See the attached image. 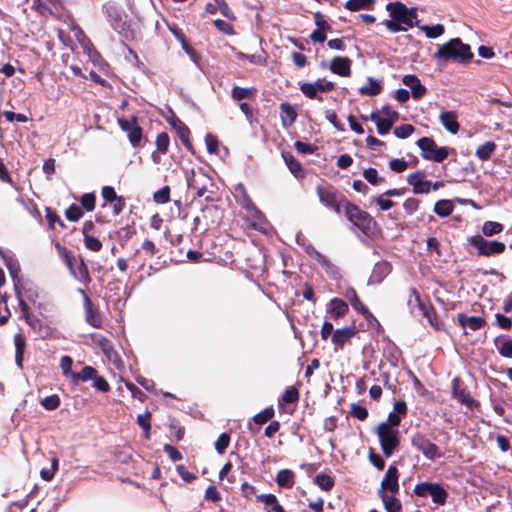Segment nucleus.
Here are the masks:
<instances>
[{
	"instance_id": "9d476101",
	"label": "nucleus",
	"mask_w": 512,
	"mask_h": 512,
	"mask_svg": "<svg viewBox=\"0 0 512 512\" xmlns=\"http://www.w3.org/2000/svg\"><path fill=\"white\" fill-rule=\"evenodd\" d=\"M411 445L420 451L425 458L434 461L443 457L439 447L431 442L424 434L417 432L411 437Z\"/></svg>"
},
{
	"instance_id": "680f3d73",
	"label": "nucleus",
	"mask_w": 512,
	"mask_h": 512,
	"mask_svg": "<svg viewBox=\"0 0 512 512\" xmlns=\"http://www.w3.org/2000/svg\"><path fill=\"white\" fill-rule=\"evenodd\" d=\"M230 439V434L227 432L221 433L215 442V450L219 454H224L230 444Z\"/></svg>"
},
{
	"instance_id": "f257e3e1",
	"label": "nucleus",
	"mask_w": 512,
	"mask_h": 512,
	"mask_svg": "<svg viewBox=\"0 0 512 512\" xmlns=\"http://www.w3.org/2000/svg\"><path fill=\"white\" fill-rule=\"evenodd\" d=\"M390 19L384 20L382 24L392 33L406 32L414 26H419L417 8L407 7L400 1L389 2L386 5Z\"/></svg>"
},
{
	"instance_id": "864d4df0",
	"label": "nucleus",
	"mask_w": 512,
	"mask_h": 512,
	"mask_svg": "<svg viewBox=\"0 0 512 512\" xmlns=\"http://www.w3.org/2000/svg\"><path fill=\"white\" fill-rule=\"evenodd\" d=\"M90 338L95 344H97L101 348L104 354L107 355L112 350L111 343L106 337L97 333H91Z\"/></svg>"
},
{
	"instance_id": "13d9d810",
	"label": "nucleus",
	"mask_w": 512,
	"mask_h": 512,
	"mask_svg": "<svg viewBox=\"0 0 512 512\" xmlns=\"http://www.w3.org/2000/svg\"><path fill=\"white\" fill-rule=\"evenodd\" d=\"M415 127L412 124H401L394 128V135L399 139H406L412 135Z\"/></svg>"
},
{
	"instance_id": "774afa93",
	"label": "nucleus",
	"mask_w": 512,
	"mask_h": 512,
	"mask_svg": "<svg viewBox=\"0 0 512 512\" xmlns=\"http://www.w3.org/2000/svg\"><path fill=\"white\" fill-rule=\"evenodd\" d=\"M498 352L502 357L512 358V339L505 337L501 346L498 348Z\"/></svg>"
},
{
	"instance_id": "2eb2a0df",
	"label": "nucleus",
	"mask_w": 512,
	"mask_h": 512,
	"mask_svg": "<svg viewBox=\"0 0 512 512\" xmlns=\"http://www.w3.org/2000/svg\"><path fill=\"white\" fill-rule=\"evenodd\" d=\"M407 183L412 186L414 194H428L431 191V181L426 179V174L422 170L410 173Z\"/></svg>"
},
{
	"instance_id": "39448f33",
	"label": "nucleus",
	"mask_w": 512,
	"mask_h": 512,
	"mask_svg": "<svg viewBox=\"0 0 512 512\" xmlns=\"http://www.w3.org/2000/svg\"><path fill=\"white\" fill-rule=\"evenodd\" d=\"M416 145L421 151V157L427 161L442 163L455 149L448 146H437L432 137H422L417 140Z\"/></svg>"
},
{
	"instance_id": "0eeeda50",
	"label": "nucleus",
	"mask_w": 512,
	"mask_h": 512,
	"mask_svg": "<svg viewBox=\"0 0 512 512\" xmlns=\"http://www.w3.org/2000/svg\"><path fill=\"white\" fill-rule=\"evenodd\" d=\"M316 191L320 203L337 214H341L345 210L347 203H350L342 193L332 186H318Z\"/></svg>"
},
{
	"instance_id": "4be33fe9",
	"label": "nucleus",
	"mask_w": 512,
	"mask_h": 512,
	"mask_svg": "<svg viewBox=\"0 0 512 512\" xmlns=\"http://www.w3.org/2000/svg\"><path fill=\"white\" fill-rule=\"evenodd\" d=\"M357 332L358 330L354 326H346L336 329L332 334L331 341L336 347L343 348V346L349 342Z\"/></svg>"
},
{
	"instance_id": "79ce46f5",
	"label": "nucleus",
	"mask_w": 512,
	"mask_h": 512,
	"mask_svg": "<svg viewBox=\"0 0 512 512\" xmlns=\"http://www.w3.org/2000/svg\"><path fill=\"white\" fill-rule=\"evenodd\" d=\"M316 262L322 266L326 274H328L332 279H338L341 276L339 268L325 255H322Z\"/></svg>"
},
{
	"instance_id": "2f4dec72",
	"label": "nucleus",
	"mask_w": 512,
	"mask_h": 512,
	"mask_svg": "<svg viewBox=\"0 0 512 512\" xmlns=\"http://www.w3.org/2000/svg\"><path fill=\"white\" fill-rule=\"evenodd\" d=\"M282 157L289 171L296 178H303L305 176L302 164L291 153L282 152Z\"/></svg>"
},
{
	"instance_id": "dca6fc26",
	"label": "nucleus",
	"mask_w": 512,
	"mask_h": 512,
	"mask_svg": "<svg viewBox=\"0 0 512 512\" xmlns=\"http://www.w3.org/2000/svg\"><path fill=\"white\" fill-rule=\"evenodd\" d=\"M345 297L349 300L352 308L359 312L368 322L375 321L380 325L370 310L361 302L354 288H348Z\"/></svg>"
},
{
	"instance_id": "37998d69",
	"label": "nucleus",
	"mask_w": 512,
	"mask_h": 512,
	"mask_svg": "<svg viewBox=\"0 0 512 512\" xmlns=\"http://www.w3.org/2000/svg\"><path fill=\"white\" fill-rule=\"evenodd\" d=\"M314 483L323 491H330L334 487V478L326 473H319L314 478Z\"/></svg>"
},
{
	"instance_id": "052dcab7",
	"label": "nucleus",
	"mask_w": 512,
	"mask_h": 512,
	"mask_svg": "<svg viewBox=\"0 0 512 512\" xmlns=\"http://www.w3.org/2000/svg\"><path fill=\"white\" fill-rule=\"evenodd\" d=\"M153 200L157 204H166L170 201V187L163 186L153 195Z\"/></svg>"
},
{
	"instance_id": "a878e982",
	"label": "nucleus",
	"mask_w": 512,
	"mask_h": 512,
	"mask_svg": "<svg viewBox=\"0 0 512 512\" xmlns=\"http://www.w3.org/2000/svg\"><path fill=\"white\" fill-rule=\"evenodd\" d=\"M85 309V320L94 328L102 327V320L100 318L99 309L93 304L90 298H86Z\"/></svg>"
},
{
	"instance_id": "a211bd4d",
	"label": "nucleus",
	"mask_w": 512,
	"mask_h": 512,
	"mask_svg": "<svg viewBox=\"0 0 512 512\" xmlns=\"http://www.w3.org/2000/svg\"><path fill=\"white\" fill-rule=\"evenodd\" d=\"M169 124L172 126L173 129H175L179 139L181 140L182 144L186 147V149L191 154H194L195 151L189 139L190 129L188 128V126L178 117H173L171 120H169Z\"/></svg>"
},
{
	"instance_id": "4d7b16f0",
	"label": "nucleus",
	"mask_w": 512,
	"mask_h": 512,
	"mask_svg": "<svg viewBox=\"0 0 512 512\" xmlns=\"http://www.w3.org/2000/svg\"><path fill=\"white\" fill-rule=\"evenodd\" d=\"M20 203L24 205L26 210L31 214L32 217L37 219L39 222L42 221L41 213L37 208V205L34 203L31 199H23L22 197H19L17 199Z\"/></svg>"
},
{
	"instance_id": "3c124183",
	"label": "nucleus",
	"mask_w": 512,
	"mask_h": 512,
	"mask_svg": "<svg viewBox=\"0 0 512 512\" xmlns=\"http://www.w3.org/2000/svg\"><path fill=\"white\" fill-rule=\"evenodd\" d=\"M363 177L368 183H370L373 186H377L385 182V179L379 176L377 169L372 167L367 168L363 171Z\"/></svg>"
},
{
	"instance_id": "72a5a7b5",
	"label": "nucleus",
	"mask_w": 512,
	"mask_h": 512,
	"mask_svg": "<svg viewBox=\"0 0 512 512\" xmlns=\"http://www.w3.org/2000/svg\"><path fill=\"white\" fill-rule=\"evenodd\" d=\"M382 91L381 82L374 79L373 77L367 78V85H363L358 89V92L361 95L365 96H377Z\"/></svg>"
},
{
	"instance_id": "58836bf2",
	"label": "nucleus",
	"mask_w": 512,
	"mask_h": 512,
	"mask_svg": "<svg viewBox=\"0 0 512 512\" xmlns=\"http://www.w3.org/2000/svg\"><path fill=\"white\" fill-rule=\"evenodd\" d=\"M294 472L289 469H282L277 473L276 482L279 487L292 488L294 485Z\"/></svg>"
},
{
	"instance_id": "c03bdc74",
	"label": "nucleus",
	"mask_w": 512,
	"mask_h": 512,
	"mask_svg": "<svg viewBox=\"0 0 512 512\" xmlns=\"http://www.w3.org/2000/svg\"><path fill=\"white\" fill-rule=\"evenodd\" d=\"M299 400V391L296 387L290 386L285 389L281 398L278 401L279 406L282 404H293Z\"/></svg>"
},
{
	"instance_id": "338daca9",
	"label": "nucleus",
	"mask_w": 512,
	"mask_h": 512,
	"mask_svg": "<svg viewBox=\"0 0 512 512\" xmlns=\"http://www.w3.org/2000/svg\"><path fill=\"white\" fill-rule=\"evenodd\" d=\"M369 462L378 470H383L385 468V460L384 458L379 454L374 452L373 449H370L368 454Z\"/></svg>"
},
{
	"instance_id": "bb28decb",
	"label": "nucleus",
	"mask_w": 512,
	"mask_h": 512,
	"mask_svg": "<svg viewBox=\"0 0 512 512\" xmlns=\"http://www.w3.org/2000/svg\"><path fill=\"white\" fill-rule=\"evenodd\" d=\"M299 89L307 98L323 101V97L319 95V93H323L320 78L315 82H304L300 84Z\"/></svg>"
},
{
	"instance_id": "6ab92c4d",
	"label": "nucleus",
	"mask_w": 512,
	"mask_h": 512,
	"mask_svg": "<svg viewBox=\"0 0 512 512\" xmlns=\"http://www.w3.org/2000/svg\"><path fill=\"white\" fill-rule=\"evenodd\" d=\"M392 265L386 260H381L375 263L371 275L368 279V285H376L383 282V280L391 273Z\"/></svg>"
},
{
	"instance_id": "412c9836",
	"label": "nucleus",
	"mask_w": 512,
	"mask_h": 512,
	"mask_svg": "<svg viewBox=\"0 0 512 512\" xmlns=\"http://www.w3.org/2000/svg\"><path fill=\"white\" fill-rule=\"evenodd\" d=\"M352 60L344 56H335L329 65L332 73L342 77H349L351 75Z\"/></svg>"
},
{
	"instance_id": "b1692460",
	"label": "nucleus",
	"mask_w": 512,
	"mask_h": 512,
	"mask_svg": "<svg viewBox=\"0 0 512 512\" xmlns=\"http://www.w3.org/2000/svg\"><path fill=\"white\" fill-rule=\"evenodd\" d=\"M458 324L463 328H469L472 331H477L483 328L486 321L480 316H468L465 313H459L457 315Z\"/></svg>"
},
{
	"instance_id": "49530a36",
	"label": "nucleus",
	"mask_w": 512,
	"mask_h": 512,
	"mask_svg": "<svg viewBox=\"0 0 512 512\" xmlns=\"http://www.w3.org/2000/svg\"><path fill=\"white\" fill-rule=\"evenodd\" d=\"M374 0H348L345 3V8L350 11H359L363 9H371Z\"/></svg>"
},
{
	"instance_id": "9b49d317",
	"label": "nucleus",
	"mask_w": 512,
	"mask_h": 512,
	"mask_svg": "<svg viewBox=\"0 0 512 512\" xmlns=\"http://www.w3.org/2000/svg\"><path fill=\"white\" fill-rule=\"evenodd\" d=\"M118 125L127 133L130 144L134 148L138 147L143 137V129L138 123V118L136 116H132L130 119L118 118Z\"/></svg>"
},
{
	"instance_id": "a18cd8bd",
	"label": "nucleus",
	"mask_w": 512,
	"mask_h": 512,
	"mask_svg": "<svg viewBox=\"0 0 512 512\" xmlns=\"http://www.w3.org/2000/svg\"><path fill=\"white\" fill-rule=\"evenodd\" d=\"M427 38L435 39L444 34L445 27L442 24L418 26Z\"/></svg>"
},
{
	"instance_id": "cd10ccee",
	"label": "nucleus",
	"mask_w": 512,
	"mask_h": 512,
	"mask_svg": "<svg viewBox=\"0 0 512 512\" xmlns=\"http://www.w3.org/2000/svg\"><path fill=\"white\" fill-rule=\"evenodd\" d=\"M439 120L444 128L451 134L458 133L460 124L457 120V114L455 111H444L440 114Z\"/></svg>"
},
{
	"instance_id": "5701e85b",
	"label": "nucleus",
	"mask_w": 512,
	"mask_h": 512,
	"mask_svg": "<svg viewBox=\"0 0 512 512\" xmlns=\"http://www.w3.org/2000/svg\"><path fill=\"white\" fill-rule=\"evenodd\" d=\"M235 192L241 196L242 200H241V204H242V207L250 212V213H254V216L257 217L258 219L262 218L263 217V214L262 212L257 208V206L254 204V202L252 201V199L250 198V196L248 195L247 191H246V188L245 186L242 184V183H238L236 186H235Z\"/></svg>"
},
{
	"instance_id": "4468645a",
	"label": "nucleus",
	"mask_w": 512,
	"mask_h": 512,
	"mask_svg": "<svg viewBox=\"0 0 512 512\" xmlns=\"http://www.w3.org/2000/svg\"><path fill=\"white\" fill-rule=\"evenodd\" d=\"M452 397L469 408H474L479 405V403L471 397L467 387L459 378L452 380Z\"/></svg>"
},
{
	"instance_id": "ea45409f",
	"label": "nucleus",
	"mask_w": 512,
	"mask_h": 512,
	"mask_svg": "<svg viewBox=\"0 0 512 512\" xmlns=\"http://www.w3.org/2000/svg\"><path fill=\"white\" fill-rule=\"evenodd\" d=\"M497 145L493 141H487L476 149V156L480 161H487L496 150Z\"/></svg>"
},
{
	"instance_id": "de8ad7c7",
	"label": "nucleus",
	"mask_w": 512,
	"mask_h": 512,
	"mask_svg": "<svg viewBox=\"0 0 512 512\" xmlns=\"http://www.w3.org/2000/svg\"><path fill=\"white\" fill-rule=\"evenodd\" d=\"M275 411L272 406L265 408L252 417L255 424L261 426L274 417Z\"/></svg>"
},
{
	"instance_id": "f03ea898",
	"label": "nucleus",
	"mask_w": 512,
	"mask_h": 512,
	"mask_svg": "<svg viewBox=\"0 0 512 512\" xmlns=\"http://www.w3.org/2000/svg\"><path fill=\"white\" fill-rule=\"evenodd\" d=\"M474 54L469 44L464 43L459 37L452 38L442 45H438L433 58L439 63L446 64L454 61L461 65H467L473 59Z\"/></svg>"
},
{
	"instance_id": "bf43d9fd",
	"label": "nucleus",
	"mask_w": 512,
	"mask_h": 512,
	"mask_svg": "<svg viewBox=\"0 0 512 512\" xmlns=\"http://www.w3.org/2000/svg\"><path fill=\"white\" fill-rule=\"evenodd\" d=\"M350 415L360 421H365L368 418L369 413L366 407L358 403H352Z\"/></svg>"
},
{
	"instance_id": "a19ab883",
	"label": "nucleus",
	"mask_w": 512,
	"mask_h": 512,
	"mask_svg": "<svg viewBox=\"0 0 512 512\" xmlns=\"http://www.w3.org/2000/svg\"><path fill=\"white\" fill-rule=\"evenodd\" d=\"M97 370L92 366H84L80 372H75L72 374L73 383L77 384L78 382H86L88 380H92L94 376H96Z\"/></svg>"
},
{
	"instance_id": "c85d7f7f",
	"label": "nucleus",
	"mask_w": 512,
	"mask_h": 512,
	"mask_svg": "<svg viewBox=\"0 0 512 512\" xmlns=\"http://www.w3.org/2000/svg\"><path fill=\"white\" fill-rule=\"evenodd\" d=\"M69 271H70V274L77 281L84 284L85 286H88L92 281V278L89 274L87 264L85 263V261L82 258H80L79 264L77 265V267L73 266L72 269H69Z\"/></svg>"
},
{
	"instance_id": "423d86ee",
	"label": "nucleus",
	"mask_w": 512,
	"mask_h": 512,
	"mask_svg": "<svg viewBox=\"0 0 512 512\" xmlns=\"http://www.w3.org/2000/svg\"><path fill=\"white\" fill-rule=\"evenodd\" d=\"M413 493L422 498L430 497L432 502L438 506L446 504L449 497L448 491L439 482L425 481L415 485Z\"/></svg>"
},
{
	"instance_id": "5fc2aeb1",
	"label": "nucleus",
	"mask_w": 512,
	"mask_h": 512,
	"mask_svg": "<svg viewBox=\"0 0 512 512\" xmlns=\"http://www.w3.org/2000/svg\"><path fill=\"white\" fill-rule=\"evenodd\" d=\"M36 321L38 322L37 324L32 323V324H28V325H29L33 330L38 331V333L40 334V336H41L42 338H44V339H45V338H49V337H51V336H52V334H53V329H52L49 325H47V324H45L44 322H42V321H41L40 319H38L37 317H36Z\"/></svg>"
},
{
	"instance_id": "7c9ffc66",
	"label": "nucleus",
	"mask_w": 512,
	"mask_h": 512,
	"mask_svg": "<svg viewBox=\"0 0 512 512\" xmlns=\"http://www.w3.org/2000/svg\"><path fill=\"white\" fill-rule=\"evenodd\" d=\"M386 512H402V503L395 495H389L386 492L378 491Z\"/></svg>"
},
{
	"instance_id": "8fccbe9b",
	"label": "nucleus",
	"mask_w": 512,
	"mask_h": 512,
	"mask_svg": "<svg viewBox=\"0 0 512 512\" xmlns=\"http://www.w3.org/2000/svg\"><path fill=\"white\" fill-rule=\"evenodd\" d=\"M82 210H86L91 212L95 209L96 206V194L94 192L84 193L80 199Z\"/></svg>"
},
{
	"instance_id": "393cba45",
	"label": "nucleus",
	"mask_w": 512,
	"mask_h": 512,
	"mask_svg": "<svg viewBox=\"0 0 512 512\" xmlns=\"http://www.w3.org/2000/svg\"><path fill=\"white\" fill-rule=\"evenodd\" d=\"M348 310V304L343 299L335 297L329 301L326 312L331 316V318L337 320L345 316Z\"/></svg>"
},
{
	"instance_id": "1a4fd4ad",
	"label": "nucleus",
	"mask_w": 512,
	"mask_h": 512,
	"mask_svg": "<svg viewBox=\"0 0 512 512\" xmlns=\"http://www.w3.org/2000/svg\"><path fill=\"white\" fill-rule=\"evenodd\" d=\"M468 244L477 250L479 256L484 257L502 254L506 249L505 243L498 240H487L479 234L469 237Z\"/></svg>"
},
{
	"instance_id": "f8f14e48",
	"label": "nucleus",
	"mask_w": 512,
	"mask_h": 512,
	"mask_svg": "<svg viewBox=\"0 0 512 512\" xmlns=\"http://www.w3.org/2000/svg\"><path fill=\"white\" fill-rule=\"evenodd\" d=\"M411 293L415 296V303L418 306L422 316L425 317L429 324L436 330H442L444 328V322L437 315L432 305H426L422 302L418 291L415 288H411Z\"/></svg>"
},
{
	"instance_id": "0e129e2a",
	"label": "nucleus",
	"mask_w": 512,
	"mask_h": 512,
	"mask_svg": "<svg viewBox=\"0 0 512 512\" xmlns=\"http://www.w3.org/2000/svg\"><path fill=\"white\" fill-rule=\"evenodd\" d=\"M169 144L170 138L166 132H162L157 135L156 147L160 153L165 154L168 151Z\"/></svg>"
},
{
	"instance_id": "f704fd0d",
	"label": "nucleus",
	"mask_w": 512,
	"mask_h": 512,
	"mask_svg": "<svg viewBox=\"0 0 512 512\" xmlns=\"http://www.w3.org/2000/svg\"><path fill=\"white\" fill-rule=\"evenodd\" d=\"M20 289H21V295L26 297V299L32 303L33 305H36L37 299L39 297V288L37 285H35L33 282L27 281L22 283L20 281Z\"/></svg>"
},
{
	"instance_id": "e433bc0d",
	"label": "nucleus",
	"mask_w": 512,
	"mask_h": 512,
	"mask_svg": "<svg viewBox=\"0 0 512 512\" xmlns=\"http://www.w3.org/2000/svg\"><path fill=\"white\" fill-rule=\"evenodd\" d=\"M15 295L18 300V305L22 312V316L20 318H23L27 324H37L38 322L36 321V317L31 314L30 307L28 306L24 297L21 295V290H17V292H15Z\"/></svg>"
},
{
	"instance_id": "aec40b11",
	"label": "nucleus",
	"mask_w": 512,
	"mask_h": 512,
	"mask_svg": "<svg viewBox=\"0 0 512 512\" xmlns=\"http://www.w3.org/2000/svg\"><path fill=\"white\" fill-rule=\"evenodd\" d=\"M2 259L13 281L14 291L17 292V290H21V278L19 276L21 268L19 261L13 255H7L6 253H2Z\"/></svg>"
},
{
	"instance_id": "603ef678",
	"label": "nucleus",
	"mask_w": 512,
	"mask_h": 512,
	"mask_svg": "<svg viewBox=\"0 0 512 512\" xmlns=\"http://www.w3.org/2000/svg\"><path fill=\"white\" fill-rule=\"evenodd\" d=\"M83 215L84 212L82 208L75 203L71 204L65 211V217L70 222H77L83 217Z\"/></svg>"
},
{
	"instance_id": "6e6552de",
	"label": "nucleus",
	"mask_w": 512,
	"mask_h": 512,
	"mask_svg": "<svg viewBox=\"0 0 512 512\" xmlns=\"http://www.w3.org/2000/svg\"><path fill=\"white\" fill-rule=\"evenodd\" d=\"M111 27L119 34L127 36L130 25L127 21V15L123 9L112 2L105 3L102 7Z\"/></svg>"
},
{
	"instance_id": "6e6d98bb",
	"label": "nucleus",
	"mask_w": 512,
	"mask_h": 512,
	"mask_svg": "<svg viewBox=\"0 0 512 512\" xmlns=\"http://www.w3.org/2000/svg\"><path fill=\"white\" fill-rule=\"evenodd\" d=\"M40 404L44 407V409H46L48 411H53V410H56L60 406L61 400L57 394H52V395H49V396L43 398L40 401Z\"/></svg>"
},
{
	"instance_id": "69168bd1",
	"label": "nucleus",
	"mask_w": 512,
	"mask_h": 512,
	"mask_svg": "<svg viewBox=\"0 0 512 512\" xmlns=\"http://www.w3.org/2000/svg\"><path fill=\"white\" fill-rule=\"evenodd\" d=\"M205 143L209 154H219V140L216 136L208 133L205 136Z\"/></svg>"
},
{
	"instance_id": "c9c22d12",
	"label": "nucleus",
	"mask_w": 512,
	"mask_h": 512,
	"mask_svg": "<svg viewBox=\"0 0 512 512\" xmlns=\"http://www.w3.org/2000/svg\"><path fill=\"white\" fill-rule=\"evenodd\" d=\"M454 208L455 206L451 200L441 199L435 203L433 212L440 218H446L452 214Z\"/></svg>"
},
{
	"instance_id": "f3484780",
	"label": "nucleus",
	"mask_w": 512,
	"mask_h": 512,
	"mask_svg": "<svg viewBox=\"0 0 512 512\" xmlns=\"http://www.w3.org/2000/svg\"><path fill=\"white\" fill-rule=\"evenodd\" d=\"M407 410V404L404 400L395 401L393 410L388 414L387 420L381 422V424L399 429L402 419L407 415Z\"/></svg>"
},
{
	"instance_id": "4c0bfd02",
	"label": "nucleus",
	"mask_w": 512,
	"mask_h": 512,
	"mask_svg": "<svg viewBox=\"0 0 512 512\" xmlns=\"http://www.w3.org/2000/svg\"><path fill=\"white\" fill-rule=\"evenodd\" d=\"M257 93V89L255 87H240L234 86L231 90V97L234 100L241 101L244 99H251Z\"/></svg>"
},
{
	"instance_id": "473e14b6",
	"label": "nucleus",
	"mask_w": 512,
	"mask_h": 512,
	"mask_svg": "<svg viewBox=\"0 0 512 512\" xmlns=\"http://www.w3.org/2000/svg\"><path fill=\"white\" fill-rule=\"evenodd\" d=\"M280 110L283 127L287 128L291 126L297 119V112L295 108L288 102H282L280 104Z\"/></svg>"
},
{
	"instance_id": "09e8293b",
	"label": "nucleus",
	"mask_w": 512,
	"mask_h": 512,
	"mask_svg": "<svg viewBox=\"0 0 512 512\" xmlns=\"http://www.w3.org/2000/svg\"><path fill=\"white\" fill-rule=\"evenodd\" d=\"M503 230V225L496 221H486L482 226V233L486 237L499 234Z\"/></svg>"
},
{
	"instance_id": "c756f323",
	"label": "nucleus",
	"mask_w": 512,
	"mask_h": 512,
	"mask_svg": "<svg viewBox=\"0 0 512 512\" xmlns=\"http://www.w3.org/2000/svg\"><path fill=\"white\" fill-rule=\"evenodd\" d=\"M257 500L264 504L267 512H285L277 497L272 493L260 494L257 496Z\"/></svg>"
},
{
	"instance_id": "7ed1b4c3",
	"label": "nucleus",
	"mask_w": 512,
	"mask_h": 512,
	"mask_svg": "<svg viewBox=\"0 0 512 512\" xmlns=\"http://www.w3.org/2000/svg\"><path fill=\"white\" fill-rule=\"evenodd\" d=\"M347 220L357 227L366 237L375 235L378 224L374 218L365 210L359 208L356 204L347 203L343 211Z\"/></svg>"
},
{
	"instance_id": "e2e57ef3",
	"label": "nucleus",
	"mask_w": 512,
	"mask_h": 512,
	"mask_svg": "<svg viewBox=\"0 0 512 512\" xmlns=\"http://www.w3.org/2000/svg\"><path fill=\"white\" fill-rule=\"evenodd\" d=\"M294 147L299 153L307 154V155L315 154L316 151L318 150V146L311 144V143H306V142H303L300 140H297L294 143Z\"/></svg>"
},
{
	"instance_id": "ddd939ff",
	"label": "nucleus",
	"mask_w": 512,
	"mask_h": 512,
	"mask_svg": "<svg viewBox=\"0 0 512 512\" xmlns=\"http://www.w3.org/2000/svg\"><path fill=\"white\" fill-rule=\"evenodd\" d=\"M378 491H383L389 495H396L399 491V471L396 464H391L382 481Z\"/></svg>"
},
{
	"instance_id": "20e7f679",
	"label": "nucleus",
	"mask_w": 512,
	"mask_h": 512,
	"mask_svg": "<svg viewBox=\"0 0 512 512\" xmlns=\"http://www.w3.org/2000/svg\"><path fill=\"white\" fill-rule=\"evenodd\" d=\"M375 433L378 436L381 451L385 457H391L398 451L401 442V434L398 428L380 423L375 428Z\"/></svg>"
}]
</instances>
